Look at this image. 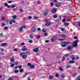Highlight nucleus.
Masks as SVG:
<instances>
[{"label": "nucleus", "instance_id": "nucleus-52", "mask_svg": "<svg viewBox=\"0 0 80 80\" xmlns=\"http://www.w3.org/2000/svg\"><path fill=\"white\" fill-rule=\"evenodd\" d=\"M41 37V36L40 35L39 36H38L37 37V38H40V37Z\"/></svg>", "mask_w": 80, "mask_h": 80}, {"label": "nucleus", "instance_id": "nucleus-20", "mask_svg": "<svg viewBox=\"0 0 80 80\" xmlns=\"http://www.w3.org/2000/svg\"><path fill=\"white\" fill-rule=\"evenodd\" d=\"M32 32H34L35 31V27H33L32 28Z\"/></svg>", "mask_w": 80, "mask_h": 80}, {"label": "nucleus", "instance_id": "nucleus-26", "mask_svg": "<svg viewBox=\"0 0 80 80\" xmlns=\"http://www.w3.org/2000/svg\"><path fill=\"white\" fill-rule=\"evenodd\" d=\"M43 32H47V29L45 28L43 29L42 30Z\"/></svg>", "mask_w": 80, "mask_h": 80}, {"label": "nucleus", "instance_id": "nucleus-14", "mask_svg": "<svg viewBox=\"0 0 80 80\" xmlns=\"http://www.w3.org/2000/svg\"><path fill=\"white\" fill-rule=\"evenodd\" d=\"M19 32H22L23 31V28L22 27H20L19 29Z\"/></svg>", "mask_w": 80, "mask_h": 80}, {"label": "nucleus", "instance_id": "nucleus-6", "mask_svg": "<svg viewBox=\"0 0 80 80\" xmlns=\"http://www.w3.org/2000/svg\"><path fill=\"white\" fill-rule=\"evenodd\" d=\"M57 11V9L56 8H54L51 11L52 13H56V12Z\"/></svg>", "mask_w": 80, "mask_h": 80}, {"label": "nucleus", "instance_id": "nucleus-36", "mask_svg": "<svg viewBox=\"0 0 80 80\" xmlns=\"http://www.w3.org/2000/svg\"><path fill=\"white\" fill-rule=\"evenodd\" d=\"M28 42H29V43H33V41H32V40H29L28 41Z\"/></svg>", "mask_w": 80, "mask_h": 80}, {"label": "nucleus", "instance_id": "nucleus-1", "mask_svg": "<svg viewBox=\"0 0 80 80\" xmlns=\"http://www.w3.org/2000/svg\"><path fill=\"white\" fill-rule=\"evenodd\" d=\"M20 56H22L23 58L25 59L27 57V55L25 54V52H22L20 53Z\"/></svg>", "mask_w": 80, "mask_h": 80}, {"label": "nucleus", "instance_id": "nucleus-8", "mask_svg": "<svg viewBox=\"0 0 80 80\" xmlns=\"http://www.w3.org/2000/svg\"><path fill=\"white\" fill-rule=\"evenodd\" d=\"M10 60L11 62H15V59L13 57L11 58Z\"/></svg>", "mask_w": 80, "mask_h": 80}, {"label": "nucleus", "instance_id": "nucleus-63", "mask_svg": "<svg viewBox=\"0 0 80 80\" xmlns=\"http://www.w3.org/2000/svg\"><path fill=\"white\" fill-rule=\"evenodd\" d=\"M7 7L8 8H10V7H11V6H8H8H7Z\"/></svg>", "mask_w": 80, "mask_h": 80}, {"label": "nucleus", "instance_id": "nucleus-41", "mask_svg": "<svg viewBox=\"0 0 80 80\" xmlns=\"http://www.w3.org/2000/svg\"><path fill=\"white\" fill-rule=\"evenodd\" d=\"M65 59V57H62V61H64Z\"/></svg>", "mask_w": 80, "mask_h": 80}, {"label": "nucleus", "instance_id": "nucleus-47", "mask_svg": "<svg viewBox=\"0 0 80 80\" xmlns=\"http://www.w3.org/2000/svg\"><path fill=\"white\" fill-rule=\"evenodd\" d=\"M29 37H30V38H33V36L32 35H30L29 36Z\"/></svg>", "mask_w": 80, "mask_h": 80}, {"label": "nucleus", "instance_id": "nucleus-23", "mask_svg": "<svg viewBox=\"0 0 80 80\" xmlns=\"http://www.w3.org/2000/svg\"><path fill=\"white\" fill-rule=\"evenodd\" d=\"M12 18H13V19H16V18H17V17L16 16H13L12 17Z\"/></svg>", "mask_w": 80, "mask_h": 80}, {"label": "nucleus", "instance_id": "nucleus-19", "mask_svg": "<svg viewBox=\"0 0 80 80\" xmlns=\"http://www.w3.org/2000/svg\"><path fill=\"white\" fill-rule=\"evenodd\" d=\"M74 43L75 44H77V43H78V40H76V41H74Z\"/></svg>", "mask_w": 80, "mask_h": 80}, {"label": "nucleus", "instance_id": "nucleus-22", "mask_svg": "<svg viewBox=\"0 0 80 80\" xmlns=\"http://www.w3.org/2000/svg\"><path fill=\"white\" fill-rule=\"evenodd\" d=\"M71 68V66L70 65H67V66L66 67V69H67V68Z\"/></svg>", "mask_w": 80, "mask_h": 80}, {"label": "nucleus", "instance_id": "nucleus-60", "mask_svg": "<svg viewBox=\"0 0 80 80\" xmlns=\"http://www.w3.org/2000/svg\"><path fill=\"white\" fill-rule=\"evenodd\" d=\"M0 50H1V51H4V49L3 48H1L0 49Z\"/></svg>", "mask_w": 80, "mask_h": 80}, {"label": "nucleus", "instance_id": "nucleus-18", "mask_svg": "<svg viewBox=\"0 0 80 80\" xmlns=\"http://www.w3.org/2000/svg\"><path fill=\"white\" fill-rule=\"evenodd\" d=\"M34 68L35 66L33 65H31L30 66V68Z\"/></svg>", "mask_w": 80, "mask_h": 80}, {"label": "nucleus", "instance_id": "nucleus-57", "mask_svg": "<svg viewBox=\"0 0 80 80\" xmlns=\"http://www.w3.org/2000/svg\"><path fill=\"white\" fill-rule=\"evenodd\" d=\"M74 39H78V37H77V36H75L74 37Z\"/></svg>", "mask_w": 80, "mask_h": 80}, {"label": "nucleus", "instance_id": "nucleus-17", "mask_svg": "<svg viewBox=\"0 0 80 80\" xmlns=\"http://www.w3.org/2000/svg\"><path fill=\"white\" fill-rule=\"evenodd\" d=\"M69 63H75V61L73 60H72L69 62Z\"/></svg>", "mask_w": 80, "mask_h": 80}, {"label": "nucleus", "instance_id": "nucleus-56", "mask_svg": "<svg viewBox=\"0 0 80 80\" xmlns=\"http://www.w3.org/2000/svg\"><path fill=\"white\" fill-rule=\"evenodd\" d=\"M50 42V41L49 40H47L45 41L46 43H48Z\"/></svg>", "mask_w": 80, "mask_h": 80}, {"label": "nucleus", "instance_id": "nucleus-11", "mask_svg": "<svg viewBox=\"0 0 80 80\" xmlns=\"http://www.w3.org/2000/svg\"><path fill=\"white\" fill-rule=\"evenodd\" d=\"M7 43H3L1 44L2 47H4V46H6L7 45Z\"/></svg>", "mask_w": 80, "mask_h": 80}, {"label": "nucleus", "instance_id": "nucleus-64", "mask_svg": "<svg viewBox=\"0 0 80 80\" xmlns=\"http://www.w3.org/2000/svg\"><path fill=\"white\" fill-rule=\"evenodd\" d=\"M14 51H15V52H17V48H15L14 49Z\"/></svg>", "mask_w": 80, "mask_h": 80}, {"label": "nucleus", "instance_id": "nucleus-61", "mask_svg": "<svg viewBox=\"0 0 80 80\" xmlns=\"http://www.w3.org/2000/svg\"><path fill=\"white\" fill-rule=\"evenodd\" d=\"M14 65H18V63H17V62H14Z\"/></svg>", "mask_w": 80, "mask_h": 80}, {"label": "nucleus", "instance_id": "nucleus-27", "mask_svg": "<svg viewBox=\"0 0 80 80\" xmlns=\"http://www.w3.org/2000/svg\"><path fill=\"white\" fill-rule=\"evenodd\" d=\"M1 20H3V21H4V20H5V17H2V18H1Z\"/></svg>", "mask_w": 80, "mask_h": 80}, {"label": "nucleus", "instance_id": "nucleus-29", "mask_svg": "<svg viewBox=\"0 0 80 80\" xmlns=\"http://www.w3.org/2000/svg\"><path fill=\"white\" fill-rule=\"evenodd\" d=\"M61 31H62V32H64V31H65V28H61Z\"/></svg>", "mask_w": 80, "mask_h": 80}, {"label": "nucleus", "instance_id": "nucleus-7", "mask_svg": "<svg viewBox=\"0 0 80 80\" xmlns=\"http://www.w3.org/2000/svg\"><path fill=\"white\" fill-rule=\"evenodd\" d=\"M56 39L57 38H56L55 37H53L51 39V41L52 42H53L55 40H56Z\"/></svg>", "mask_w": 80, "mask_h": 80}, {"label": "nucleus", "instance_id": "nucleus-39", "mask_svg": "<svg viewBox=\"0 0 80 80\" xmlns=\"http://www.w3.org/2000/svg\"><path fill=\"white\" fill-rule=\"evenodd\" d=\"M39 18L38 17H37L36 16H34V19H37L38 18Z\"/></svg>", "mask_w": 80, "mask_h": 80}, {"label": "nucleus", "instance_id": "nucleus-2", "mask_svg": "<svg viewBox=\"0 0 80 80\" xmlns=\"http://www.w3.org/2000/svg\"><path fill=\"white\" fill-rule=\"evenodd\" d=\"M60 37L62 39H59V40L60 41H63L64 39H65V38H66V35L64 34H62L60 36Z\"/></svg>", "mask_w": 80, "mask_h": 80}, {"label": "nucleus", "instance_id": "nucleus-44", "mask_svg": "<svg viewBox=\"0 0 80 80\" xmlns=\"http://www.w3.org/2000/svg\"><path fill=\"white\" fill-rule=\"evenodd\" d=\"M22 66H18V68L19 69H21V68H22Z\"/></svg>", "mask_w": 80, "mask_h": 80}, {"label": "nucleus", "instance_id": "nucleus-53", "mask_svg": "<svg viewBox=\"0 0 80 80\" xmlns=\"http://www.w3.org/2000/svg\"><path fill=\"white\" fill-rule=\"evenodd\" d=\"M72 60H75V58L73 57L72 58Z\"/></svg>", "mask_w": 80, "mask_h": 80}, {"label": "nucleus", "instance_id": "nucleus-13", "mask_svg": "<svg viewBox=\"0 0 80 80\" xmlns=\"http://www.w3.org/2000/svg\"><path fill=\"white\" fill-rule=\"evenodd\" d=\"M77 46H78V44L74 43L72 44V47L73 48V47H77Z\"/></svg>", "mask_w": 80, "mask_h": 80}, {"label": "nucleus", "instance_id": "nucleus-16", "mask_svg": "<svg viewBox=\"0 0 80 80\" xmlns=\"http://www.w3.org/2000/svg\"><path fill=\"white\" fill-rule=\"evenodd\" d=\"M61 5H60V4H59V3H57L55 5V6H56V7H59L60 6H61Z\"/></svg>", "mask_w": 80, "mask_h": 80}, {"label": "nucleus", "instance_id": "nucleus-58", "mask_svg": "<svg viewBox=\"0 0 80 80\" xmlns=\"http://www.w3.org/2000/svg\"><path fill=\"white\" fill-rule=\"evenodd\" d=\"M9 23L10 25H12V21H9Z\"/></svg>", "mask_w": 80, "mask_h": 80}, {"label": "nucleus", "instance_id": "nucleus-4", "mask_svg": "<svg viewBox=\"0 0 80 80\" xmlns=\"http://www.w3.org/2000/svg\"><path fill=\"white\" fill-rule=\"evenodd\" d=\"M48 13H49V11H48V10H46L44 11L43 14L44 15L46 16V15H47L48 14Z\"/></svg>", "mask_w": 80, "mask_h": 80}, {"label": "nucleus", "instance_id": "nucleus-5", "mask_svg": "<svg viewBox=\"0 0 80 80\" xmlns=\"http://www.w3.org/2000/svg\"><path fill=\"white\" fill-rule=\"evenodd\" d=\"M61 45L62 47H66L67 45L66 44V43L65 42H62L61 43Z\"/></svg>", "mask_w": 80, "mask_h": 80}, {"label": "nucleus", "instance_id": "nucleus-9", "mask_svg": "<svg viewBox=\"0 0 80 80\" xmlns=\"http://www.w3.org/2000/svg\"><path fill=\"white\" fill-rule=\"evenodd\" d=\"M63 25L66 26H68L69 25V23L67 22H65L63 24Z\"/></svg>", "mask_w": 80, "mask_h": 80}, {"label": "nucleus", "instance_id": "nucleus-31", "mask_svg": "<svg viewBox=\"0 0 80 80\" xmlns=\"http://www.w3.org/2000/svg\"><path fill=\"white\" fill-rule=\"evenodd\" d=\"M14 66H15V64H12L10 65L11 67H13Z\"/></svg>", "mask_w": 80, "mask_h": 80}, {"label": "nucleus", "instance_id": "nucleus-50", "mask_svg": "<svg viewBox=\"0 0 80 80\" xmlns=\"http://www.w3.org/2000/svg\"><path fill=\"white\" fill-rule=\"evenodd\" d=\"M4 30H7V29H8V28L7 27H5L4 28Z\"/></svg>", "mask_w": 80, "mask_h": 80}, {"label": "nucleus", "instance_id": "nucleus-46", "mask_svg": "<svg viewBox=\"0 0 80 80\" xmlns=\"http://www.w3.org/2000/svg\"><path fill=\"white\" fill-rule=\"evenodd\" d=\"M12 23H14L15 22V20L12 19Z\"/></svg>", "mask_w": 80, "mask_h": 80}, {"label": "nucleus", "instance_id": "nucleus-43", "mask_svg": "<svg viewBox=\"0 0 80 80\" xmlns=\"http://www.w3.org/2000/svg\"><path fill=\"white\" fill-rule=\"evenodd\" d=\"M49 78L50 79H53V76H50L49 77Z\"/></svg>", "mask_w": 80, "mask_h": 80}, {"label": "nucleus", "instance_id": "nucleus-38", "mask_svg": "<svg viewBox=\"0 0 80 80\" xmlns=\"http://www.w3.org/2000/svg\"><path fill=\"white\" fill-rule=\"evenodd\" d=\"M45 22H46V23L48 22V19H46L45 20Z\"/></svg>", "mask_w": 80, "mask_h": 80}, {"label": "nucleus", "instance_id": "nucleus-37", "mask_svg": "<svg viewBox=\"0 0 80 80\" xmlns=\"http://www.w3.org/2000/svg\"><path fill=\"white\" fill-rule=\"evenodd\" d=\"M51 7H53V5H54V4H53V2H52L51 3Z\"/></svg>", "mask_w": 80, "mask_h": 80}, {"label": "nucleus", "instance_id": "nucleus-49", "mask_svg": "<svg viewBox=\"0 0 80 80\" xmlns=\"http://www.w3.org/2000/svg\"><path fill=\"white\" fill-rule=\"evenodd\" d=\"M15 6H16L15 5L12 6H11V8H14V7H15Z\"/></svg>", "mask_w": 80, "mask_h": 80}, {"label": "nucleus", "instance_id": "nucleus-24", "mask_svg": "<svg viewBox=\"0 0 80 80\" xmlns=\"http://www.w3.org/2000/svg\"><path fill=\"white\" fill-rule=\"evenodd\" d=\"M55 77L57 78H58L59 77V75L58 74H56L55 75Z\"/></svg>", "mask_w": 80, "mask_h": 80}, {"label": "nucleus", "instance_id": "nucleus-48", "mask_svg": "<svg viewBox=\"0 0 80 80\" xmlns=\"http://www.w3.org/2000/svg\"><path fill=\"white\" fill-rule=\"evenodd\" d=\"M19 11L20 12H21L22 13H23V10L22 9H20L19 10Z\"/></svg>", "mask_w": 80, "mask_h": 80}, {"label": "nucleus", "instance_id": "nucleus-12", "mask_svg": "<svg viewBox=\"0 0 80 80\" xmlns=\"http://www.w3.org/2000/svg\"><path fill=\"white\" fill-rule=\"evenodd\" d=\"M38 48H36L33 50V51L35 52H38Z\"/></svg>", "mask_w": 80, "mask_h": 80}, {"label": "nucleus", "instance_id": "nucleus-42", "mask_svg": "<svg viewBox=\"0 0 80 80\" xmlns=\"http://www.w3.org/2000/svg\"><path fill=\"white\" fill-rule=\"evenodd\" d=\"M28 19H32V16H29L28 17Z\"/></svg>", "mask_w": 80, "mask_h": 80}, {"label": "nucleus", "instance_id": "nucleus-10", "mask_svg": "<svg viewBox=\"0 0 80 80\" xmlns=\"http://www.w3.org/2000/svg\"><path fill=\"white\" fill-rule=\"evenodd\" d=\"M51 25V22H47L45 24V26H49V25Z\"/></svg>", "mask_w": 80, "mask_h": 80}, {"label": "nucleus", "instance_id": "nucleus-35", "mask_svg": "<svg viewBox=\"0 0 80 80\" xmlns=\"http://www.w3.org/2000/svg\"><path fill=\"white\" fill-rule=\"evenodd\" d=\"M66 21V19L64 18L62 20V22H65Z\"/></svg>", "mask_w": 80, "mask_h": 80}, {"label": "nucleus", "instance_id": "nucleus-62", "mask_svg": "<svg viewBox=\"0 0 80 80\" xmlns=\"http://www.w3.org/2000/svg\"><path fill=\"white\" fill-rule=\"evenodd\" d=\"M77 80H80V76L79 77L77 78Z\"/></svg>", "mask_w": 80, "mask_h": 80}, {"label": "nucleus", "instance_id": "nucleus-32", "mask_svg": "<svg viewBox=\"0 0 80 80\" xmlns=\"http://www.w3.org/2000/svg\"><path fill=\"white\" fill-rule=\"evenodd\" d=\"M59 69L61 71H62V70H63V68H62V67H59Z\"/></svg>", "mask_w": 80, "mask_h": 80}, {"label": "nucleus", "instance_id": "nucleus-34", "mask_svg": "<svg viewBox=\"0 0 80 80\" xmlns=\"http://www.w3.org/2000/svg\"><path fill=\"white\" fill-rule=\"evenodd\" d=\"M19 71V70H15L14 71V72L15 73H18V72Z\"/></svg>", "mask_w": 80, "mask_h": 80}, {"label": "nucleus", "instance_id": "nucleus-59", "mask_svg": "<svg viewBox=\"0 0 80 80\" xmlns=\"http://www.w3.org/2000/svg\"><path fill=\"white\" fill-rule=\"evenodd\" d=\"M28 66H30H30H31V63H28Z\"/></svg>", "mask_w": 80, "mask_h": 80}, {"label": "nucleus", "instance_id": "nucleus-33", "mask_svg": "<svg viewBox=\"0 0 80 80\" xmlns=\"http://www.w3.org/2000/svg\"><path fill=\"white\" fill-rule=\"evenodd\" d=\"M8 5V3H7V2H5L4 4V5L5 6V7H7Z\"/></svg>", "mask_w": 80, "mask_h": 80}, {"label": "nucleus", "instance_id": "nucleus-55", "mask_svg": "<svg viewBox=\"0 0 80 80\" xmlns=\"http://www.w3.org/2000/svg\"><path fill=\"white\" fill-rule=\"evenodd\" d=\"M27 53L29 55H30L31 54L30 52L29 51L27 52Z\"/></svg>", "mask_w": 80, "mask_h": 80}, {"label": "nucleus", "instance_id": "nucleus-15", "mask_svg": "<svg viewBox=\"0 0 80 80\" xmlns=\"http://www.w3.org/2000/svg\"><path fill=\"white\" fill-rule=\"evenodd\" d=\"M28 49L27 48H22V51H25L27 50Z\"/></svg>", "mask_w": 80, "mask_h": 80}, {"label": "nucleus", "instance_id": "nucleus-40", "mask_svg": "<svg viewBox=\"0 0 80 80\" xmlns=\"http://www.w3.org/2000/svg\"><path fill=\"white\" fill-rule=\"evenodd\" d=\"M65 43H66V44L67 46L68 44H70V42H66Z\"/></svg>", "mask_w": 80, "mask_h": 80}, {"label": "nucleus", "instance_id": "nucleus-54", "mask_svg": "<svg viewBox=\"0 0 80 80\" xmlns=\"http://www.w3.org/2000/svg\"><path fill=\"white\" fill-rule=\"evenodd\" d=\"M23 45H25V43L22 42L21 43V46H23Z\"/></svg>", "mask_w": 80, "mask_h": 80}, {"label": "nucleus", "instance_id": "nucleus-28", "mask_svg": "<svg viewBox=\"0 0 80 80\" xmlns=\"http://www.w3.org/2000/svg\"><path fill=\"white\" fill-rule=\"evenodd\" d=\"M53 18H57V15H55L53 16Z\"/></svg>", "mask_w": 80, "mask_h": 80}, {"label": "nucleus", "instance_id": "nucleus-51", "mask_svg": "<svg viewBox=\"0 0 80 80\" xmlns=\"http://www.w3.org/2000/svg\"><path fill=\"white\" fill-rule=\"evenodd\" d=\"M61 77H62V78H64L65 77V76H64L63 75V74H62Z\"/></svg>", "mask_w": 80, "mask_h": 80}, {"label": "nucleus", "instance_id": "nucleus-45", "mask_svg": "<svg viewBox=\"0 0 80 80\" xmlns=\"http://www.w3.org/2000/svg\"><path fill=\"white\" fill-rule=\"evenodd\" d=\"M44 36H47V35H48V34L47 32H45L44 33Z\"/></svg>", "mask_w": 80, "mask_h": 80}, {"label": "nucleus", "instance_id": "nucleus-25", "mask_svg": "<svg viewBox=\"0 0 80 80\" xmlns=\"http://www.w3.org/2000/svg\"><path fill=\"white\" fill-rule=\"evenodd\" d=\"M78 74L77 73H74L72 74V75L73 77H76V76H77V75Z\"/></svg>", "mask_w": 80, "mask_h": 80}, {"label": "nucleus", "instance_id": "nucleus-21", "mask_svg": "<svg viewBox=\"0 0 80 80\" xmlns=\"http://www.w3.org/2000/svg\"><path fill=\"white\" fill-rule=\"evenodd\" d=\"M60 21V20L58 19H57L56 20H55V22H59Z\"/></svg>", "mask_w": 80, "mask_h": 80}, {"label": "nucleus", "instance_id": "nucleus-30", "mask_svg": "<svg viewBox=\"0 0 80 80\" xmlns=\"http://www.w3.org/2000/svg\"><path fill=\"white\" fill-rule=\"evenodd\" d=\"M20 73H22V72H23V70L22 69H20Z\"/></svg>", "mask_w": 80, "mask_h": 80}, {"label": "nucleus", "instance_id": "nucleus-3", "mask_svg": "<svg viewBox=\"0 0 80 80\" xmlns=\"http://www.w3.org/2000/svg\"><path fill=\"white\" fill-rule=\"evenodd\" d=\"M72 48H73L72 46L69 45L67 47V48L68 51H72L73 49Z\"/></svg>", "mask_w": 80, "mask_h": 80}]
</instances>
